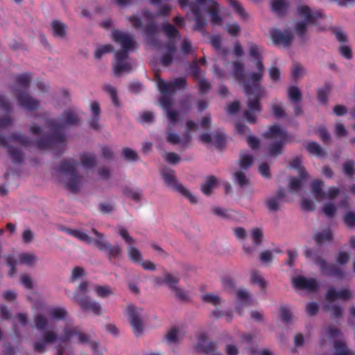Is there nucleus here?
Returning a JSON list of instances; mask_svg holds the SVG:
<instances>
[{
    "label": "nucleus",
    "mask_w": 355,
    "mask_h": 355,
    "mask_svg": "<svg viewBox=\"0 0 355 355\" xmlns=\"http://www.w3.org/2000/svg\"><path fill=\"white\" fill-rule=\"evenodd\" d=\"M18 261L20 264L26 265L28 266H33L38 259L33 253H21L18 257Z\"/></svg>",
    "instance_id": "nucleus-34"
},
{
    "label": "nucleus",
    "mask_w": 355,
    "mask_h": 355,
    "mask_svg": "<svg viewBox=\"0 0 355 355\" xmlns=\"http://www.w3.org/2000/svg\"><path fill=\"white\" fill-rule=\"evenodd\" d=\"M179 281L180 279L178 277L169 272H165L163 277H155L153 280V283L156 286L166 284L171 291L178 286Z\"/></svg>",
    "instance_id": "nucleus-25"
},
{
    "label": "nucleus",
    "mask_w": 355,
    "mask_h": 355,
    "mask_svg": "<svg viewBox=\"0 0 355 355\" xmlns=\"http://www.w3.org/2000/svg\"><path fill=\"white\" fill-rule=\"evenodd\" d=\"M272 111L277 118H281L285 115L284 110L282 105L276 102L272 104Z\"/></svg>",
    "instance_id": "nucleus-59"
},
{
    "label": "nucleus",
    "mask_w": 355,
    "mask_h": 355,
    "mask_svg": "<svg viewBox=\"0 0 355 355\" xmlns=\"http://www.w3.org/2000/svg\"><path fill=\"white\" fill-rule=\"evenodd\" d=\"M78 305L83 311H90L96 315H101L103 313L101 304L90 297L84 300V301Z\"/></svg>",
    "instance_id": "nucleus-26"
},
{
    "label": "nucleus",
    "mask_w": 355,
    "mask_h": 355,
    "mask_svg": "<svg viewBox=\"0 0 355 355\" xmlns=\"http://www.w3.org/2000/svg\"><path fill=\"white\" fill-rule=\"evenodd\" d=\"M280 317L285 323H289L293 319V315L290 309L286 306H282L280 308Z\"/></svg>",
    "instance_id": "nucleus-53"
},
{
    "label": "nucleus",
    "mask_w": 355,
    "mask_h": 355,
    "mask_svg": "<svg viewBox=\"0 0 355 355\" xmlns=\"http://www.w3.org/2000/svg\"><path fill=\"white\" fill-rule=\"evenodd\" d=\"M89 283L86 281L81 282L76 287V290L73 293H68V297L74 302L78 304L89 298V297L87 295L89 291Z\"/></svg>",
    "instance_id": "nucleus-23"
},
{
    "label": "nucleus",
    "mask_w": 355,
    "mask_h": 355,
    "mask_svg": "<svg viewBox=\"0 0 355 355\" xmlns=\"http://www.w3.org/2000/svg\"><path fill=\"white\" fill-rule=\"evenodd\" d=\"M162 31L168 37L169 42L162 46H159V50L162 53L161 63L164 66L169 65L174 58H178V52L175 49V44L173 40L175 38L178 40L180 36L177 29L171 24H166L162 26Z\"/></svg>",
    "instance_id": "nucleus-11"
},
{
    "label": "nucleus",
    "mask_w": 355,
    "mask_h": 355,
    "mask_svg": "<svg viewBox=\"0 0 355 355\" xmlns=\"http://www.w3.org/2000/svg\"><path fill=\"white\" fill-rule=\"evenodd\" d=\"M103 89L110 95L113 105L115 107H119L121 103L118 98L116 89L110 84H106L104 85Z\"/></svg>",
    "instance_id": "nucleus-37"
},
{
    "label": "nucleus",
    "mask_w": 355,
    "mask_h": 355,
    "mask_svg": "<svg viewBox=\"0 0 355 355\" xmlns=\"http://www.w3.org/2000/svg\"><path fill=\"white\" fill-rule=\"evenodd\" d=\"M85 271L83 268L76 266L71 271V279L73 282H75L85 276Z\"/></svg>",
    "instance_id": "nucleus-51"
},
{
    "label": "nucleus",
    "mask_w": 355,
    "mask_h": 355,
    "mask_svg": "<svg viewBox=\"0 0 355 355\" xmlns=\"http://www.w3.org/2000/svg\"><path fill=\"white\" fill-rule=\"evenodd\" d=\"M344 221L349 227H354L355 225V213L349 211L344 216Z\"/></svg>",
    "instance_id": "nucleus-64"
},
{
    "label": "nucleus",
    "mask_w": 355,
    "mask_h": 355,
    "mask_svg": "<svg viewBox=\"0 0 355 355\" xmlns=\"http://www.w3.org/2000/svg\"><path fill=\"white\" fill-rule=\"evenodd\" d=\"M340 336V331L336 327H329L322 333V344L327 341L334 342V355H354L343 340H336Z\"/></svg>",
    "instance_id": "nucleus-14"
},
{
    "label": "nucleus",
    "mask_w": 355,
    "mask_h": 355,
    "mask_svg": "<svg viewBox=\"0 0 355 355\" xmlns=\"http://www.w3.org/2000/svg\"><path fill=\"white\" fill-rule=\"evenodd\" d=\"M123 155L128 161H135L138 159V155L135 150L131 148H125L123 150Z\"/></svg>",
    "instance_id": "nucleus-58"
},
{
    "label": "nucleus",
    "mask_w": 355,
    "mask_h": 355,
    "mask_svg": "<svg viewBox=\"0 0 355 355\" xmlns=\"http://www.w3.org/2000/svg\"><path fill=\"white\" fill-rule=\"evenodd\" d=\"M113 47L110 44H106L99 46L95 51L94 58L97 60L101 58L102 55L106 53L112 51Z\"/></svg>",
    "instance_id": "nucleus-52"
},
{
    "label": "nucleus",
    "mask_w": 355,
    "mask_h": 355,
    "mask_svg": "<svg viewBox=\"0 0 355 355\" xmlns=\"http://www.w3.org/2000/svg\"><path fill=\"white\" fill-rule=\"evenodd\" d=\"M142 312L141 309L132 304L128 305L125 311L134 334L137 337L142 334L144 329Z\"/></svg>",
    "instance_id": "nucleus-15"
},
{
    "label": "nucleus",
    "mask_w": 355,
    "mask_h": 355,
    "mask_svg": "<svg viewBox=\"0 0 355 355\" xmlns=\"http://www.w3.org/2000/svg\"><path fill=\"white\" fill-rule=\"evenodd\" d=\"M250 239L253 243L252 245L246 243L243 244V250L245 253L248 255H252L256 251V248L261 244L263 240L262 230L257 227L252 229L250 234Z\"/></svg>",
    "instance_id": "nucleus-22"
},
{
    "label": "nucleus",
    "mask_w": 355,
    "mask_h": 355,
    "mask_svg": "<svg viewBox=\"0 0 355 355\" xmlns=\"http://www.w3.org/2000/svg\"><path fill=\"white\" fill-rule=\"evenodd\" d=\"M270 37L275 45L283 47L290 46L293 40V35L290 31H282L277 29H273L270 31Z\"/></svg>",
    "instance_id": "nucleus-21"
},
{
    "label": "nucleus",
    "mask_w": 355,
    "mask_h": 355,
    "mask_svg": "<svg viewBox=\"0 0 355 355\" xmlns=\"http://www.w3.org/2000/svg\"><path fill=\"white\" fill-rule=\"evenodd\" d=\"M155 80L157 87L162 94L159 103L165 110L168 119L166 139L171 144L186 146L191 140V132L196 131L198 129V125L191 120L187 121L184 132L180 137L178 133L174 132L180 121L179 114L177 111L171 109L173 105L171 96L178 90L186 87V80L184 78H178L168 83L156 75Z\"/></svg>",
    "instance_id": "nucleus-2"
},
{
    "label": "nucleus",
    "mask_w": 355,
    "mask_h": 355,
    "mask_svg": "<svg viewBox=\"0 0 355 355\" xmlns=\"http://www.w3.org/2000/svg\"><path fill=\"white\" fill-rule=\"evenodd\" d=\"M201 299L204 302L209 303L214 306H217L221 302L219 296L214 293L204 294L202 295Z\"/></svg>",
    "instance_id": "nucleus-42"
},
{
    "label": "nucleus",
    "mask_w": 355,
    "mask_h": 355,
    "mask_svg": "<svg viewBox=\"0 0 355 355\" xmlns=\"http://www.w3.org/2000/svg\"><path fill=\"white\" fill-rule=\"evenodd\" d=\"M198 86L199 87V91L201 93H205L210 89V85L209 82L203 77L198 79Z\"/></svg>",
    "instance_id": "nucleus-63"
},
{
    "label": "nucleus",
    "mask_w": 355,
    "mask_h": 355,
    "mask_svg": "<svg viewBox=\"0 0 355 355\" xmlns=\"http://www.w3.org/2000/svg\"><path fill=\"white\" fill-rule=\"evenodd\" d=\"M243 64L240 61H236L233 63V75L241 82L243 78Z\"/></svg>",
    "instance_id": "nucleus-41"
},
{
    "label": "nucleus",
    "mask_w": 355,
    "mask_h": 355,
    "mask_svg": "<svg viewBox=\"0 0 355 355\" xmlns=\"http://www.w3.org/2000/svg\"><path fill=\"white\" fill-rule=\"evenodd\" d=\"M284 196L285 192L284 190L281 189L278 191L275 196L269 197L266 201L268 210L270 211H277L279 209L280 202Z\"/></svg>",
    "instance_id": "nucleus-28"
},
{
    "label": "nucleus",
    "mask_w": 355,
    "mask_h": 355,
    "mask_svg": "<svg viewBox=\"0 0 355 355\" xmlns=\"http://www.w3.org/2000/svg\"><path fill=\"white\" fill-rule=\"evenodd\" d=\"M251 279L254 284H258L262 288H265L267 285L266 282L258 271L252 272Z\"/></svg>",
    "instance_id": "nucleus-48"
},
{
    "label": "nucleus",
    "mask_w": 355,
    "mask_h": 355,
    "mask_svg": "<svg viewBox=\"0 0 355 355\" xmlns=\"http://www.w3.org/2000/svg\"><path fill=\"white\" fill-rule=\"evenodd\" d=\"M336 207L333 202H327L322 207L323 213L328 217H333L336 211Z\"/></svg>",
    "instance_id": "nucleus-55"
},
{
    "label": "nucleus",
    "mask_w": 355,
    "mask_h": 355,
    "mask_svg": "<svg viewBox=\"0 0 355 355\" xmlns=\"http://www.w3.org/2000/svg\"><path fill=\"white\" fill-rule=\"evenodd\" d=\"M306 150L311 155L318 157H324L327 155V153L320 144L315 141H309L305 145Z\"/></svg>",
    "instance_id": "nucleus-29"
},
{
    "label": "nucleus",
    "mask_w": 355,
    "mask_h": 355,
    "mask_svg": "<svg viewBox=\"0 0 355 355\" xmlns=\"http://www.w3.org/2000/svg\"><path fill=\"white\" fill-rule=\"evenodd\" d=\"M305 72V69L299 64H294L292 67L291 74L295 79H298L303 76Z\"/></svg>",
    "instance_id": "nucleus-54"
},
{
    "label": "nucleus",
    "mask_w": 355,
    "mask_h": 355,
    "mask_svg": "<svg viewBox=\"0 0 355 355\" xmlns=\"http://www.w3.org/2000/svg\"><path fill=\"white\" fill-rule=\"evenodd\" d=\"M53 35L56 37L62 38L66 34V26L59 21H53L51 23Z\"/></svg>",
    "instance_id": "nucleus-38"
},
{
    "label": "nucleus",
    "mask_w": 355,
    "mask_h": 355,
    "mask_svg": "<svg viewBox=\"0 0 355 355\" xmlns=\"http://www.w3.org/2000/svg\"><path fill=\"white\" fill-rule=\"evenodd\" d=\"M254 162L253 157L248 153H242L240 156L239 166L242 169H247Z\"/></svg>",
    "instance_id": "nucleus-40"
},
{
    "label": "nucleus",
    "mask_w": 355,
    "mask_h": 355,
    "mask_svg": "<svg viewBox=\"0 0 355 355\" xmlns=\"http://www.w3.org/2000/svg\"><path fill=\"white\" fill-rule=\"evenodd\" d=\"M4 259L7 266L9 267L8 275L10 276H12L16 272L15 266L17 263V261L11 254L4 256Z\"/></svg>",
    "instance_id": "nucleus-44"
},
{
    "label": "nucleus",
    "mask_w": 355,
    "mask_h": 355,
    "mask_svg": "<svg viewBox=\"0 0 355 355\" xmlns=\"http://www.w3.org/2000/svg\"><path fill=\"white\" fill-rule=\"evenodd\" d=\"M352 297V293L347 287L343 288L338 291L334 288H330L325 295V298L327 301L325 309L331 313L333 317L338 318L341 315L342 309L338 306L334 305L332 303L336 300H348Z\"/></svg>",
    "instance_id": "nucleus-12"
},
{
    "label": "nucleus",
    "mask_w": 355,
    "mask_h": 355,
    "mask_svg": "<svg viewBox=\"0 0 355 355\" xmlns=\"http://www.w3.org/2000/svg\"><path fill=\"white\" fill-rule=\"evenodd\" d=\"M81 164L86 169L92 168L96 166V157L92 153H86L81 157Z\"/></svg>",
    "instance_id": "nucleus-39"
},
{
    "label": "nucleus",
    "mask_w": 355,
    "mask_h": 355,
    "mask_svg": "<svg viewBox=\"0 0 355 355\" xmlns=\"http://www.w3.org/2000/svg\"><path fill=\"white\" fill-rule=\"evenodd\" d=\"M349 254L345 252H340L336 257V261L338 263L343 265L348 262L349 260Z\"/></svg>",
    "instance_id": "nucleus-62"
},
{
    "label": "nucleus",
    "mask_w": 355,
    "mask_h": 355,
    "mask_svg": "<svg viewBox=\"0 0 355 355\" xmlns=\"http://www.w3.org/2000/svg\"><path fill=\"white\" fill-rule=\"evenodd\" d=\"M334 130L336 136L338 137H346L347 135V129L344 125L340 123H337L335 124Z\"/></svg>",
    "instance_id": "nucleus-60"
},
{
    "label": "nucleus",
    "mask_w": 355,
    "mask_h": 355,
    "mask_svg": "<svg viewBox=\"0 0 355 355\" xmlns=\"http://www.w3.org/2000/svg\"><path fill=\"white\" fill-rule=\"evenodd\" d=\"M161 173L165 184L168 187L181 194L192 204H196L198 202V198L177 180L173 170L164 168Z\"/></svg>",
    "instance_id": "nucleus-13"
},
{
    "label": "nucleus",
    "mask_w": 355,
    "mask_h": 355,
    "mask_svg": "<svg viewBox=\"0 0 355 355\" xmlns=\"http://www.w3.org/2000/svg\"><path fill=\"white\" fill-rule=\"evenodd\" d=\"M53 175L66 189L74 192L78 191L84 183V179L79 175L72 159L61 162L54 169Z\"/></svg>",
    "instance_id": "nucleus-7"
},
{
    "label": "nucleus",
    "mask_w": 355,
    "mask_h": 355,
    "mask_svg": "<svg viewBox=\"0 0 355 355\" xmlns=\"http://www.w3.org/2000/svg\"><path fill=\"white\" fill-rule=\"evenodd\" d=\"M31 80V75L28 73L16 76L15 83L11 86L12 92L15 94L18 103L22 107L33 110L39 107V102L26 93Z\"/></svg>",
    "instance_id": "nucleus-8"
},
{
    "label": "nucleus",
    "mask_w": 355,
    "mask_h": 355,
    "mask_svg": "<svg viewBox=\"0 0 355 355\" xmlns=\"http://www.w3.org/2000/svg\"><path fill=\"white\" fill-rule=\"evenodd\" d=\"M91 110L92 112V118L90 121V125L94 129L98 128V119L101 112L99 104L97 102H92L91 103Z\"/></svg>",
    "instance_id": "nucleus-35"
},
{
    "label": "nucleus",
    "mask_w": 355,
    "mask_h": 355,
    "mask_svg": "<svg viewBox=\"0 0 355 355\" xmlns=\"http://www.w3.org/2000/svg\"><path fill=\"white\" fill-rule=\"evenodd\" d=\"M230 6L235 10V11L239 14L241 17H245L246 14L244 9L239 4L236 0H228Z\"/></svg>",
    "instance_id": "nucleus-61"
},
{
    "label": "nucleus",
    "mask_w": 355,
    "mask_h": 355,
    "mask_svg": "<svg viewBox=\"0 0 355 355\" xmlns=\"http://www.w3.org/2000/svg\"><path fill=\"white\" fill-rule=\"evenodd\" d=\"M311 187L314 198L318 201L324 199L333 200L340 193V189L336 187H331L327 192H325L323 190L324 183L318 180L312 182Z\"/></svg>",
    "instance_id": "nucleus-17"
},
{
    "label": "nucleus",
    "mask_w": 355,
    "mask_h": 355,
    "mask_svg": "<svg viewBox=\"0 0 355 355\" xmlns=\"http://www.w3.org/2000/svg\"><path fill=\"white\" fill-rule=\"evenodd\" d=\"M237 299L241 304H249L252 302L251 295L244 288L238 290Z\"/></svg>",
    "instance_id": "nucleus-45"
},
{
    "label": "nucleus",
    "mask_w": 355,
    "mask_h": 355,
    "mask_svg": "<svg viewBox=\"0 0 355 355\" xmlns=\"http://www.w3.org/2000/svg\"><path fill=\"white\" fill-rule=\"evenodd\" d=\"M235 130L238 134L247 136V142L252 148L256 149L258 148L259 141L257 137L248 135L250 130L248 126L241 123H236L235 125Z\"/></svg>",
    "instance_id": "nucleus-27"
},
{
    "label": "nucleus",
    "mask_w": 355,
    "mask_h": 355,
    "mask_svg": "<svg viewBox=\"0 0 355 355\" xmlns=\"http://www.w3.org/2000/svg\"><path fill=\"white\" fill-rule=\"evenodd\" d=\"M288 98L293 102H298L301 100L302 94L299 88L297 87H291L288 92Z\"/></svg>",
    "instance_id": "nucleus-49"
},
{
    "label": "nucleus",
    "mask_w": 355,
    "mask_h": 355,
    "mask_svg": "<svg viewBox=\"0 0 355 355\" xmlns=\"http://www.w3.org/2000/svg\"><path fill=\"white\" fill-rule=\"evenodd\" d=\"M111 37L112 40L121 47V50L114 54L113 63L114 73L119 76L131 71L132 63L129 60L128 53L136 49L137 43L131 35L121 31H113Z\"/></svg>",
    "instance_id": "nucleus-5"
},
{
    "label": "nucleus",
    "mask_w": 355,
    "mask_h": 355,
    "mask_svg": "<svg viewBox=\"0 0 355 355\" xmlns=\"http://www.w3.org/2000/svg\"><path fill=\"white\" fill-rule=\"evenodd\" d=\"M290 167L296 169L300 176V179L292 178L289 180L288 189L291 192H294L300 190L302 184V180L307 177V173L302 166V159L300 157L293 159L290 163Z\"/></svg>",
    "instance_id": "nucleus-18"
},
{
    "label": "nucleus",
    "mask_w": 355,
    "mask_h": 355,
    "mask_svg": "<svg viewBox=\"0 0 355 355\" xmlns=\"http://www.w3.org/2000/svg\"><path fill=\"white\" fill-rule=\"evenodd\" d=\"M270 5L274 12L282 15L286 11L289 3L287 0H271Z\"/></svg>",
    "instance_id": "nucleus-33"
},
{
    "label": "nucleus",
    "mask_w": 355,
    "mask_h": 355,
    "mask_svg": "<svg viewBox=\"0 0 355 355\" xmlns=\"http://www.w3.org/2000/svg\"><path fill=\"white\" fill-rule=\"evenodd\" d=\"M332 238V234L329 229L323 230L315 234V239L318 243L330 241Z\"/></svg>",
    "instance_id": "nucleus-46"
},
{
    "label": "nucleus",
    "mask_w": 355,
    "mask_h": 355,
    "mask_svg": "<svg viewBox=\"0 0 355 355\" xmlns=\"http://www.w3.org/2000/svg\"><path fill=\"white\" fill-rule=\"evenodd\" d=\"M184 336V332H182L178 328L174 327L168 331V332L166 334L165 338L169 343H175L180 338H182Z\"/></svg>",
    "instance_id": "nucleus-36"
},
{
    "label": "nucleus",
    "mask_w": 355,
    "mask_h": 355,
    "mask_svg": "<svg viewBox=\"0 0 355 355\" xmlns=\"http://www.w3.org/2000/svg\"><path fill=\"white\" fill-rule=\"evenodd\" d=\"M295 17L294 30L298 36L303 37L307 32L308 27L314 24L321 17V14L313 10L305 3H300L297 6Z\"/></svg>",
    "instance_id": "nucleus-9"
},
{
    "label": "nucleus",
    "mask_w": 355,
    "mask_h": 355,
    "mask_svg": "<svg viewBox=\"0 0 355 355\" xmlns=\"http://www.w3.org/2000/svg\"><path fill=\"white\" fill-rule=\"evenodd\" d=\"M292 283L295 288L302 289L309 292L317 291L320 286V282L315 278L306 277L302 275L293 277Z\"/></svg>",
    "instance_id": "nucleus-19"
},
{
    "label": "nucleus",
    "mask_w": 355,
    "mask_h": 355,
    "mask_svg": "<svg viewBox=\"0 0 355 355\" xmlns=\"http://www.w3.org/2000/svg\"><path fill=\"white\" fill-rule=\"evenodd\" d=\"M116 233L128 244L127 248L129 258L135 263L141 261V253L139 249L134 246L135 239L130 235L128 231L123 227H116Z\"/></svg>",
    "instance_id": "nucleus-16"
},
{
    "label": "nucleus",
    "mask_w": 355,
    "mask_h": 355,
    "mask_svg": "<svg viewBox=\"0 0 355 355\" xmlns=\"http://www.w3.org/2000/svg\"><path fill=\"white\" fill-rule=\"evenodd\" d=\"M34 322L36 328L40 331H44L42 338L38 339L33 343V349L36 352L43 353L46 351L49 344L55 341L68 343L76 338L77 343L80 344H88L95 352V355H101L98 351V344L93 341L89 335L82 332L78 327L67 324L60 335L58 334L55 329L51 327L46 329L49 325V319L42 314H37L34 318Z\"/></svg>",
    "instance_id": "nucleus-3"
},
{
    "label": "nucleus",
    "mask_w": 355,
    "mask_h": 355,
    "mask_svg": "<svg viewBox=\"0 0 355 355\" xmlns=\"http://www.w3.org/2000/svg\"><path fill=\"white\" fill-rule=\"evenodd\" d=\"M175 297L179 300H187L189 298V293L178 285L171 291Z\"/></svg>",
    "instance_id": "nucleus-47"
},
{
    "label": "nucleus",
    "mask_w": 355,
    "mask_h": 355,
    "mask_svg": "<svg viewBox=\"0 0 355 355\" xmlns=\"http://www.w3.org/2000/svg\"><path fill=\"white\" fill-rule=\"evenodd\" d=\"M236 182L241 186L244 187L248 184V179L245 174L241 171H237L234 174Z\"/></svg>",
    "instance_id": "nucleus-57"
},
{
    "label": "nucleus",
    "mask_w": 355,
    "mask_h": 355,
    "mask_svg": "<svg viewBox=\"0 0 355 355\" xmlns=\"http://www.w3.org/2000/svg\"><path fill=\"white\" fill-rule=\"evenodd\" d=\"M49 314L53 320H65L69 315L66 309L62 306L51 307L49 310Z\"/></svg>",
    "instance_id": "nucleus-30"
},
{
    "label": "nucleus",
    "mask_w": 355,
    "mask_h": 355,
    "mask_svg": "<svg viewBox=\"0 0 355 355\" xmlns=\"http://www.w3.org/2000/svg\"><path fill=\"white\" fill-rule=\"evenodd\" d=\"M249 53L255 61L257 71L250 74L249 83L245 85V92L248 97L247 103V109L243 112L245 119L250 123H254L257 115L260 113L261 108L260 105V98L266 95L264 88L260 87L258 83L262 79L264 67L260 60L261 49L254 44L249 45Z\"/></svg>",
    "instance_id": "nucleus-4"
},
{
    "label": "nucleus",
    "mask_w": 355,
    "mask_h": 355,
    "mask_svg": "<svg viewBox=\"0 0 355 355\" xmlns=\"http://www.w3.org/2000/svg\"><path fill=\"white\" fill-rule=\"evenodd\" d=\"M200 141L205 144H212L220 146L225 140L224 134L220 131L212 133H202L199 136Z\"/></svg>",
    "instance_id": "nucleus-24"
},
{
    "label": "nucleus",
    "mask_w": 355,
    "mask_h": 355,
    "mask_svg": "<svg viewBox=\"0 0 355 355\" xmlns=\"http://www.w3.org/2000/svg\"><path fill=\"white\" fill-rule=\"evenodd\" d=\"M123 194L128 198L139 202L141 199V193L136 189L131 188H125L123 189Z\"/></svg>",
    "instance_id": "nucleus-43"
},
{
    "label": "nucleus",
    "mask_w": 355,
    "mask_h": 355,
    "mask_svg": "<svg viewBox=\"0 0 355 355\" xmlns=\"http://www.w3.org/2000/svg\"><path fill=\"white\" fill-rule=\"evenodd\" d=\"M94 291L98 297L105 298L114 294V289L109 285L94 286Z\"/></svg>",
    "instance_id": "nucleus-31"
},
{
    "label": "nucleus",
    "mask_w": 355,
    "mask_h": 355,
    "mask_svg": "<svg viewBox=\"0 0 355 355\" xmlns=\"http://www.w3.org/2000/svg\"><path fill=\"white\" fill-rule=\"evenodd\" d=\"M315 264L318 265L322 273L324 275H329L338 279L343 278L345 275V271L340 267L333 264H328L322 259H317Z\"/></svg>",
    "instance_id": "nucleus-20"
},
{
    "label": "nucleus",
    "mask_w": 355,
    "mask_h": 355,
    "mask_svg": "<svg viewBox=\"0 0 355 355\" xmlns=\"http://www.w3.org/2000/svg\"><path fill=\"white\" fill-rule=\"evenodd\" d=\"M267 139L268 150L270 155L277 156L282 153L283 146L288 141V135L282 127L274 125L263 133Z\"/></svg>",
    "instance_id": "nucleus-10"
},
{
    "label": "nucleus",
    "mask_w": 355,
    "mask_h": 355,
    "mask_svg": "<svg viewBox=\"0 0 355 355\" xmlns=\"http://www.w3.org/2000/svg\"><path fill=\"white\" fill-rule=\"evenodd\" d=\"M221 55L219 58L218 63L216 64L214 67V74L216 77L223 78L225 76V73L219 69V65L221 64L220 62H223L225 61V51L221 50Z\"/></svg>",
    "instance_id": "nucleus-50"
},
{
    "label": "nucleus",
    "mask_w": 355,
    "mask_h": 355,
    "mask_svg": "<svg viewBox=\"0 0 355 355\" xmlns=\"http://www.w3.org/2000/svg\"><path fill=\"white\" fill-rule=\"evenodd\" d=\"M163 157L167 162L173 164H176L180 161V156L175 153H165Z\"/></svg>",
    "instance_id": "nucleus-56"
},
{
    "label": "nucleus",
    "mask_w": 355,
    "mask_h": 355,
    "mask_svg": "<svg viewBox=\"0 0 355 355\" xmlns=\"http://www.w3.org/2000/svg\"><path fill=\"white\" fill-rule=\"evenodd\" d=\"M217 184L218 180L215 177H209L201 185V191L205 195L209 196L212 193L213 190L216 187Z\"/></svg>",
    "instance_id": "nucleus-32"
},
{
    "label": "nucleus",
    "mask_w": 355,
    "mask_h": 355,
    "mask_svg": "<svg viewBox=\"0 0 355 355\" xmlns=\"http://www.w3.org/2000/svg\"><path fill=\"white\" fill-rule=\"evenodd\" d=\"M78 121L77 113L71 109H68L62 113L57 123L48 121L46 126L42 129L37 125H32L30 130L34 137V141H31L21 135H13L7 140L0 138V146L8 148L13 162H20L23 159V155L18 148L19 146L34 145L40 149L62 148L65 142L64 130L68 126L77 124Z\"/></svg>",
    "instance_id": "nucleus-1"
},
{
    "label": "nucleus",
    "mask_w": 355,
    "mask_h": 355,
    "mask_svg": "<svg viewBox=\"0 0 355 355\" xmlns=\"http://www.w3.org/2000/svg\"><path fill=\"white\" fill-rule=\"evenodd\" d=\"M67 232L69 234L86 244H92L99 250L105 252L110 258H116L121 254L122 250L121 245L119 244L112 245L103 233L98 232L94 228L92 230V232L95 236L94 239L89 236L86 232L80 230L70 229Z\"/></svg>",
    "instance_id": "nucleus-6"
}]
</instances>
